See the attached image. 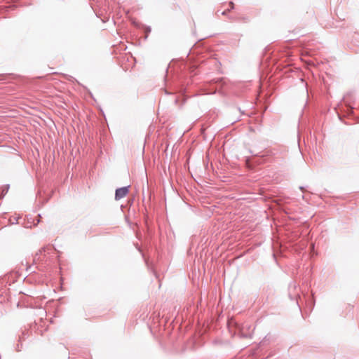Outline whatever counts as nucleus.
Instances as JSON below:
<instances>
[{
  "instance_id": "nucleus-2",
  "label": "nucleus",
  "mask_w": 359,
  "mask_h": 359,
  "mask_svg": "<svg viewBox=\"0 0 359 359\" xmlns=\"http://www.w3.org/2000/svg\"><path fill=\"white\" fill-rule=\"evenodd\" d=\"M229 5L231 6V8H233V2H230L229 3Z\"/></svg>"
},
{
  "instance_id": "nucleus-1",
  "label": "nucleus",
  "mask_w": 359,
  "mask_h": 359,
  "mask_svg": "<svg viewBox=\"0 0 359 359\" xmlns=\"http://www.w3.org/2000/svg\"><path fill=\"white\" fill-rule=\"evenodd\" d=\"M128 193V187H122L117 189L116 190L115 194V199L116 200H120L121 198H123L125 197Z\"/></svg>"
}]
</instances>
